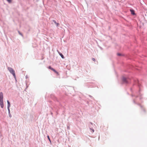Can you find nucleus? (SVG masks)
<instances>
[{"instance_id": "f257e3e1", "label": "nucleus", "mask_w": 147, "mask_h": 147, "mask_svg": "<svg viewBox=\"0 0 147 147\" xmlns=\"http://www.w3.org/2000/svg\"><path fill=\"white\" fill-rule=\"evenodd\" d=\"M7 69L9 72L12 74L15 79H16V76L15 71L11 67H8Z\"/></svg>"}, {"instance_id": "f03ea898", "label": "nucleus", "mask_w": 147, "mask_h": 147, "mask_svg": "<svg viewBox=\"0 0 147 147\" xmlns=\"http://www.w3.org/2000/svg\"><path fill=\"white\" fill-rule=\"evenodd\" d=\"M122 81L124 83L128 84L129 83L128 79H127L124 77H123Z\"/></svg>"}, {"instance_id": "7ed1b4c3", "label": "nucleus", "mask_w": 147, "mask_h": 147, "mask_svg": "<svg viewBox=\"0 0 147 147\" xmlns=\"http://www.w3.org/2000/svg\"><path fill=\"white\" fill-rule=\"evenodd\" d=\"M3 94L2 92H0V100H3Z\"/></svg>"}, {"instance_id": "20e7f679", "label": "nucleus", "mask_w": 147, "mask_h": 147, "mask_svg": "<svg viewBox=\"0 0 147 147\" xmlns=\"http://www.w3.org/2000/svg\"><path fill=\"white\" fill-rule=\"evenodd\" d=\"M0 105L1 108H3L4 107L3 100H0Z\"/></svg>"}, {"instance_id": "39448f33", "label": "nucleus", "mask_w": 147, "mask_h": 147, "mask_svg": "<svg viewBox=\"0 0 147 147\" xmlns=\"http://www.w3.org/2000/svg\"><path fill=\"white\" fill-rule=\"evenodd\" d=\"M57 51L58 52V53L59 54V55L61 56V58L63 59H64V57L63 55V54L58 50H57Z\"/></svg>"}, {"instance_id": "423d86ee", "label": "nucleus", "mask_w": 147, "mask_h": 147, "mask_svg": "<svg viewBox=\"0 0 147 147\" xmlns=\"http://www.w3.org/2000/svg\"><path fill=\"white\" fill-rule=\"evenodd\" d=\"M49 69H51V70H53V71L55 72L56 73H57V71L55 69H54L53 68L51 67V66H49Z\"/></svg>"}, {"instance_id": "0eeeda50", "label": "nucleus", "mask_w": 147, "mask_h": 147, "mask_svg": "<svg viewBox=\"0 0 147 147\" xmlns=\"http://www.w3.org/2000/svg\"><path fill=\"white\" fill-rule=\"evenodd\" d=\"M130 11L131 12V14L132 15H134L135 14L134 11L133 9H130Z\"/></svg>"}, {"instance_id": "6e6552de", "label": "nucleus", "mask_w": 147, "mask_h": 147, "mask_svg": "<svg viewBox=\"0 0 147 147\" xmlns=\"http://www.w3.org/2000/svg\"><path fill=\"white\" fill-rule=\"evenodd\" d=\"M53 21L55 23V24L56 25V26H59V24L58 23H57L55 20H53Z\"/></svg>"}, {"instance_id": "1a4fd4ad", "label": "nucleus", "mask_w": 147, "mask_h": 147, "mask_svg": "<svg viewBox=\"0 0 147 147\" xmlns=\"http://www.w3.org/2000/svg\"><path fill=\"white\" fill-rule=\"evenodd\" d=\"M7 107H10V102L8 100H7Z\"/></svg>"}, {"instance_id": "9d476101", "label": "nucleus", "mask_w": 147, "mask_h": 147, "mask_svg": "<svg viewBox=\"0 0 147 147\" xmlns=\"http://www.w3.org/2000/svg\"><path fill=\"white\" fill-rule=\"evenodd\" d=\"M6 0L9 3H10L11 2V0Z\"/></svg>"}, {"instance_id": "9b49d317", "label": "nucleus", "mask_w": 147, "mask_h": 147, "mask_svg": "<svg viewBox=\"0 0 147 147\" xmlns=\"http://www.w3.org/2000/svg\"><path fill=\"white\" fill-rule=\"evenodd\" d=\"M47 138H48V139L49 140V141H50V142H51V140L50 139V138H49V136H47Z\"/></svg>"}, {"instance_id": "f8f14e48", "label": "nucleus", "mask_w": 147, "mask_h": 147, "mask_svg": "<svg viewBox=\"0 0 147 147\" xmlns=\"http://www.w3.org/2000/svg\"><path fill=\"white\" fill-rule=\"evenodd\" d=\"M18 33H19V34L20 35L22 36H23V35L19 31H18Z\"/></svg>"}, {"instance_id": "ddd939ff", "label": "nucleus", "mask_w": 147, "mask_h": 147, "mask_svg": "<svg viewBox=\"0 0 147 147\" xmlns=\"http://www.w3.org/2000/svg\"><path fill=\"white\" fill-rule=\"evenodd\" d=\"M9 113V117H10V118L12 116H11V114L10 113Z\"/></svg>"}, {"instance_id": "4468645a", "label": "nucleus", "mask_w": 147, "mask_h": 147, "mask_svg": "<svg viewBox=\"0 0 147 147\" xmlns=\"http://www.w3.org/2000/svg\"><path fill=\"white\" fill-rule=\"evenodd\" d=\"M7 109L8 111V113H10V111L9 109V107H7Z\"/></svg>"}, {"instance_id": "2eb2a0df", "label": "nucleus", "mask_w": 147, "mask_h": 147, "mask_svg": "<svg viewBox=\"0 0 147 147\" xmlns=\"http://www.w3.org/2000/svg\"><path fill=\"white\" fill-rule=\"evenodd\" d=\"M92 60H93L94 61H96V60H95V59H94V58H92Z\"/></svg>"}, {"instance_id": "dca6fc26", "label": "nucleus", "mask_w": 147, "mask_h": 147, "mask_svg": "<svg viewBox=\"0 0 147 147\" xmlns=\"http://www.w3.org/2000/svg\"><path fill=\"white\" fill-rule=\"evenodd\" d=\"M90 130H92V131L93 132H94V130L93 129L91 128H90Z\"/></svg>"}, {"instance_id": "f3484780", "label": "nucleus", "mask_w": 147, "mask_h": 147, "mask_svg": "<svg viewBox=\"0 0 147 147\" xmlns=\"http://www.w3.org/2000/svg\"><path fill=\"white\" fill-rule=\"evenodd\" d=\"M117 55L118 56H121V54L120 53H118Z\"/></svg>"}]
</instances>
